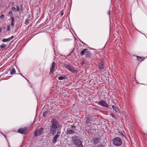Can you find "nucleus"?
<instances>
[{
	"instance_id": "obj_1",
	"label": "nucleus",
	"mask_w": 147,
	"mask_h": 147,
	"mask_svg": "<svg viewBox=\"0 0 147 147\" xmlns=\"http://www.w3.org/2000/svg\"><path fill=\"white\" fill-rule=\"evenodd\" d=\"M51 125L50 126V130L52 134L54 135L55 132V130L59 126V124L55 119H53L51 120Z\"/></svg>"
},
{
	"instance_id": "obj_2",
	"label": "nucleus",
	"mask_w": 147,
	"mask_h": 147,
	"mask_svg": "<svg viewBox=\"0 0 147 147\" xmlns=\"http://www.w3.org/2000/svg\"><path fill=\"white\" fill-rule=\"evenodd\" d=\"M80 55L82 56L84 55L85 57L86 58L90 59L91 57L92 54L88 50V49H85L82 50L81 52Z\"/></svg>"
},
{
	"instance_id": "obj_3",
	"label": "nucleus",
	"mask_w": 147,
	"mask_h": 147,
	"mask_svg": "<svg viewBox=\"0 0 147 147\" xmlns=\"http://www.w3.org/2000/svg\"><path fill=\"white\" fill-rule=\"evenodd\" d=\"M64 66L65 68L68 69L70 71L73 73H78L77 70L75 69L72 66H71L70 64H64Z\"/></svg>"
},
{
	"instance_id": "obj_4",
	"label": "nucleus",
	"mask_w": 147,
	"mask_h": 147,
	"mask_svg": "<svg viewBox=\"0 0 147 147\" xmlns=\"http://www.w3.org/2000/svg\"><path fill=\"white\" fill-rule=\"evenodd\" d=\"M112 142L113 144L116 146H119L122 144V141L119 137L114 139L112 140Z\"/></svg>"
},
{
	"instance_id": "obj_5",
	"label": "nucleus",
	"mask_w": 147,
	"mask_h": 147,
	"mask_svg": "<svg viewBox=\"0 0 147 147\" xmlns=\"http://www.w3.org/2000/svg\"><path fill=\"white\" fill-rule=\"evenodd\" d=\"M44 128L41 127L36 129L34 131V135L36 137L40 136L41 134L43 131Z\"/></svg>"
},
{
	"instance_id": "obj_6",
	"label": "nucleus",
	"mask_w": 147,
	"mask_h": 147,
	"mask_svg": "<svg viewBox=\"0 0 147 147\" xmlns=\"http://www.w3.org/2000/svg\"><path fill=\"white\" fill-rule=\"evenodd\" d=\"M74 144L77 147H83L82 141L79 139L74 140Z\"/></svg>"
},
{
	"instance_id": "obj_7",
	"label": "nucleus",
	"mask_w": 147,
	"mask_h": 147,
	"mask_svg": "<svg viewBox=\"0 0 147 147\" xmlns=\"http://www.w3.org/2000/svg\"><path fill=\"white\" fill-rule=\"evenodd\" d=\"M27 127L20 128L18 130V132L22 134H25L28 131Z\"/></svg>"
},
{
	"instance_id": "obj_8",
	"label": "nucleus",
	"mask_w": 147,
	"mask_h": 147,
	"mask_svg": "<svg viewBox=\"0 0 147 147\" xmlns=\"http://www.w3.org/2000/svg\"><path fill=\"white\" fill-rule=\"evenodd\" d=\"M98 104L103 107H106L107 108L109 107L108 105H107L106 102L104 100H101L99 101L98 102Z\"/></svg>"
},
{
	"instance_id": "obj_9",
	"label": "nucleus",
	"mask_w": 147,
	"mask_h": 147,
	"mask_svg": "<svg viewBox=\"0 0 147 147\" xmlns=\"http://www.w3.org/2000/svg\"><path fill=\"white\" fill-rule=\"evenodd\" d=\"M56 66V63L54 62H53L51 64V66L50 69V72L49 74L51 75L53 72L54 69Z\"/></svg>"
},
{
	"instance_id": "obj_10",
	"label": "nucleus",
	"mask_w": 147,
	"mask_h": 147,
	"mask_svg": "<svg viewBox=\"0 0 147 147\" xmlns=\"http://www.w3.org/2000/svg\"><path fill=\"white\" fill-rule=\"evenodd\" d=\"M61 133L59 131H58L56 134V135L55 136V137L53 138V140L52 142L53 143H55L57 141V140L59 136V135Z\"/></svg>"
},
{
	"instance_id": "obj_11",
	"label": "nucleus",
	"mask_w": 147,
	"mask_h": 147,
	"mask_svg": "<svg viewBox=\"0 0 147 147\" xmlns=\"http://www.w3.org/2000/svg\"><path fill=\"white\" fill-rule=\"evenodd\" d=\"M92 117L90 116H88L86 117V123L88 125L90 123H91V121H92Z\"/></svg>"
},
{
	"instance_id": "obj_12",
	"label": "nucleus",
	"mask_w": 147,
	"mask_h": 147,
	"mask_svg": "<svg viewBox=\"0 0 147 147\" xmlns=\"http://www.w3.org/2000/svg\"><path fill=\"white\" fill-rule=\"evenodd\" d=\"M14 38L13 36H12L8 38H3L2 39V41L3 42H9L13 38Z\"/></svg>"
},
{
	"instance_id": "obj_13",
	"label": "nucleus",
	"mask_w": 147,
	"mask_h": 147,
	"mask_svg": "<svg viewBox=\"0 0 147 147\" xmlns=\"http://www.w3.org/2000/svg\"><path fill=\"white\" fill-rule=\"evenodd\" d=\"M74 131L73 130L69 129V128H67L66 131V134L67 135H70L74 134Z\"/></svg>"
},
{
	"instance_id": "obj_14",
	"label": "nucleus",
	"mask_w": 147,
	"mask_h": 147,
	"mask_svg": "<svg viewBox=\"0 0 147 147\" xmlns=\"http://www.w3.org/2000/svg\"><path fill=\"white\" fill-rule=\"evenodd\" d=\"M103 65L104 63H101L100 65H98V68L99 70L101 71H104V69L103 68Z\"/></svg>"
},
{
	"instance_id": "obj_15",
	"label": "nucleus",
	"mask_w": 147,
	"mask_h": 147,
	"mask_svg": "<svg viewBox=\"0 0 147 147\" xmlns=\"http://www.w3.org/2000/svg\"><path fill=\"white\" fill-rule=\"evenodd\" d=\"M11 26L12 27H13L14 24V19L13 17H11Z\"/></svg>"
},
{
	"instance_id": "obj_16",
	"label": "nucleus",
	"mask_w": 147,
	"mask_h": 147,
	"mask_svg": "<svg viewBox=\"0 0 147 147\" xmlns=\"http://www.w3.org/2000/svg\"><path fill=\"white\" fill-rule=\"evenodd\" d=\"M112 108L113 109L115 110L116 112H120L119 109L117 108L114 105H113L112 106Z\"/></svg>"
},
{
	"instance_id": "obj_17",
	"label": "nucleus",
	"mask_w": 147,
	"mask_h": 147,
	"mask_svg": "<svg viewBox=\"0 0 147 147\" xmlns=\"http://www.w3.org/2000/svg\"><path fill=\"white\" fill-rule=\"evenodd\" d=\"M99 142V139L98 138L96 137L94 139V142L95 144H97Z\"/></svg>"
},
{
	"instance_id": "obj_18",
	"label": "nucleus",
	"mask_w": 147,
	"mask_h": 147,
	"mask_svg": "<svg viewBox=\"0 0 147 147\" xmlns=\"http://www.w3.org/2000/svg\"><path fill=\"white\" fill-rule=\"evenodd\" d=\"M16 74V70L14 68H13L10 71V74L13 75Z\"/></svg>"
},
{
	"instance_id": "obj_19",
	"label": "nucleus",
	"mask_w": 147,
	"mask_h": 147,
	"mask_svg": "<svg viewBox=\"0 0 147 147\" xmlns=\"http://www.w3.org/2000/svg\"><path fill=\"white\" fill-rule=\"evenodd\" d=\"M7 45L4 43L0 45V48L1 49H3L6 47Z\"/></svg>"
},
{
	"instance_id": "obj_20",
	"label": "nucleus",
	"mask_w": 147,
	"mask_h": 147,
	"mask_svg": "<svg viewBox=\"0 0 147 147\" xmlns=\"http://www.w3.org/2000/svg\"><path fill=\"white\" fill-rule=\"evenodd\" d=\"M8 15L9 16H11V17H13V14L12 12L10 10L9 11V13H8Z\"/></svg>"
},
{
	"instance_id": "obj_21",
	"label": "nucleus",
	"mask_w": 147,
	"mask_h": 147,
	"mask_svg": "<svg viewBox=\"0 0 147 147\" xmlns=\"http://www.w3.org/2000/svg\"><path fill=\"white\" fill-rule=\"evenodd\" d=\"M137 59L138 61H142L143 60V59H142V57H139L138 56H137Z\"/></svg>"
},
{
	"instance_id": "obj_22",
	"label": "nucleus",
	"mask_w": 147,
	"mask_h": 147,
	"mask_svg": "<svg viewBox=\"0 0 147 147\" xmlns=\"http://www.w3.org/2000/svg\"><path fill=\"white\" fill-rule=\"evenodd\" d=\"M110 115L111 116H112L113 118L116 119H117V117L115 116V115L113 113H110Z\"/></svg>"
},
{
	"instance_id": "obj_23",
	"label": "nucleus",
	"mask_w": 147,
	"mask_h": 147,
	"mask_svg": "<svg viewBox=\"0 0 147 147\" xmlns=\"http://www.w3.org/2000/svg\"><path fill=\"white\" fill-rule=\"evenodd\" d=\"M65 79V78H64L62 76H60V77H59L58 78V79L59 80H62Z\"/></svg>"
},
{
	"instance_id": "obj_24",
	"label": "nucleus",
	"mask_w": 147,
	"mask_h": 147,
	"mask_svg": "<svg viewBox=\"0 0 147 147\" xmlns=\"http://www.w3.org/2000/svg\"><path fill=\"white\" fill-rule=\"evenodd\" d=\"M29 23V20L28 19H26L25 20V24L26 25H28Z\"/></svg>"
},
{
	"instance_id": "obj_25",
	"label": "nucleus",
	"mask_w": 147,
	"mask_h": 147,
	"mask_svg": "<svg viewBox=\"0 0 147 147\" xmlns=\"http://www.w3.org/2000/svg\"><path fill=\"white\" fill-rule=\"evenodd\" d=\"M48 113L47 112H45L43 113V116L44 117H45L47 116V115L48 114Z\"/></svg>"
},
{
	"instance_id": "obj_26",
	"label": "nucleus",
	"mask_w": 147,
	"mask_h": 147,
	"mask_svg": "<svg viewBox=\"0 0 147 147\" xmlns=\"http://www.w3.org/2000/svg\"><path fill=\"white\" fill-rule=\"evenodd\" d=\"M11 9L13 11L15 12L16 11V9L15 7H12L11 8Z\"/></svg>"
},
{
	"instance_id": "obj_27",
	"label": "nucleus",
	"mask_w": 147,
	"mask_h": 147,
	"mask_svg": "<svg viewBox=\"0 0 147 147\" xmlns=\"http://www.w3.org/2000/svg\"><path fill=\"white\" fill-rule=\"evenodd\" d=\"M16 9H17V11H20V7L18 5H17L16 6Z\"/></svg>"
},
{
	"instance_id": "obj_28",
	"label": "nucleus",
	"mask_w": 147,
	"mask_h": 147,
	"mask_svg": "<svg viewBox=\"0 0 147 147\" xmlns=\"http://www.w3.org/2000/svg\"><path fill=\"white\" fill-rule=\"evenodd\" d=\"M10 26L9 25H7V31H10Z\"/></svg>"
},
{
	"instance_id": "obj_29",
	"label": "nucleus",
	"mask_w": 147,
	"mask_h": 147,
	"mask_svg": "<svg viewBox=\"0 0 147 147\" xmlns=\"http://www.w3.org/2000/svg\"><path fill=\"white\" fill-rule=\"evenodd\" d=\"M4 15L3 14H2L0 16V18L1 19H2L3 18H4Z\"/></svg>"
},
{
	"instance_id": "obj_30",
	"label": "nucleus",
	"mask_w": 147,
	"mask_h": 147,
	"mask_svg": "<svg viewBox=\"0 0 147 147\" xmlns=\"http://www.w3.org/2000/svg\"><path fill=\"white\" fill-rule=\"evenodd\" d=\"M103 146V145L101 144H99L98 145L97 147H102Z\"/></svg>"
},
{
	"instance_id": "obj_31",
	"label": "nucleus",
	"mask_w": 147,
	"mask_h": 147,
	"mask_svg": "<svg viewBox=\"0 0 147 147\" xmlns=\"http://www.w3.org/2000/svg\"><path fill=\"white\" fill-rule=\"evenodd\" d=\"M61 16H62L63 14V10L61 11Z\"/></svg>"
},
{
	"instance_id": "obj_32",
	"label": "nucleus",
	"mask_w": 147,
	"mask_h": 147,
	"mask_svg": "<svg viewBox=\"0 0 147 147\" xmlns=\"http://www.w3.org/2000/svg\"><path fill=\"white\" fill-rule=\"evenodd\" d=\"M20 6L21 7V10L22 11L23 10H22V4H21L20 5Z\"/></svg>"
},
{
	"instance_id": "obj_33",
	"label": "nucleus",
	"mask_w": 147,
	"mask_h": 147,
	"mask_svg": "<svg viewBox=\"0 0 147 147\" xmlns=\"http://www.w3.org/2000/svg\"><path fill=\"white\" fill-rule=\"evenodd\" d=\"M75 128V127L74 126H71V129H74Z\"/></svg>"
},
{
	"instance_id": "obj_34",
	"label": "nucleus",
	"mask_w": 147,
	"mask_h": 147,
	"mask_svg": "<svg viewBox=\"0 0 147 147\" xmlns=\"http://www.w3.org/2000/svg\"><path fill=\"white\" fill-rule=\"evenodd\" d=\"M121 135L123 136H124V134H123V133H121Z\"/></svg>"
},
{
	"instance_id": "obj_35",
	"label": "nucleus",
	"mask_w": 147,
	"mask_h": 147,
	"mask_svg": "<svg viewBox=\"0 0 147 147\" xmlns=\"http://www.w3.org/2000/svg\"><path fill=\"white\" fill-rule=\"evenodd\" d=\"M84 61H83L82 63L81 64L82 65L84 63Z\"/></svg>"
},
{
	"instance_id": "obj_36",
	"label": "nucleus",
	"mask_w": 147,
	"mask_h": 147,
	"mask_svg": "<svg viewBox=\"0 0 147 147\" xmlns=\"http://www.w3.org/2000/svg\"><path fill=\"white\" fill-rule=\"evenodd\" d=\"M1 28L0 27V32H1Z\"/></svg>"
},
{
	"instance_id": "obj_37",
	"label": "nucleus",
	"mask_w": 147,
	"mask_h": 147,
	"mask_svg": "<svg viewBox=\"0 0 147 147\" xmlns=\"http://www.w3.org/2000/svg\"><path fill=\"white\" fill-rule=\"evenodd\" d=\"M14 4V3L13 2H12L11 3L12 5H13Z\"/></svg>"
},
{
	"instance_id": "obj_38",
	"label": "nucleus",
	"mask_w": 147,
	"mask_h": 147,
	"mask_svg": "<svg viewBox=\"0 0 147 147\" xmlns=\"http://www.w3.org/2000/svg\"><path fill=\"white\" fill-rule=\"evenodd\" d=\"M144 135H146L147 136V134L145 133L144 134Z\"/></svg>"
},
{
	"instance_id": "obj_39",
	"label": "nucleus",
	"mask_w": 147,
	"mask_h": 147,
	"mask_svg": "<svg viewBox=\"0 0 147 147\" xmlns=\"http://www.w3.org/2000/svg\"><path fill=\"white\" fill-rule=\"evenodd\" d=\"M3 136H4L5 137V136L4 134L3 135Z\"/></svg>"
},
{
	"instance_id": "obj_40",
	"label": "nucleus",
	"mask_w": 147,
	"mask_h": 147,
	"mask_svg": "<svg viewBox=\"0 0 147 147\" xmlns=\"http://www.w3.org/2000/svg\"><path fill=\"white\" fill-rule=\"evenodd\" d=\"M2 134H3V135H4V134L3 133H2Z\"/></svg>"
},
{
	"instance_id": "obj_41",
	"label": "nucleus",
	"mask_w": 147,
	"mask_h": 147,
	"mask_svg": "<svg viewBox=\"0 0 147 147\" xmlns=\"http://www.w3.org/2000/svg\"><path fill=\"white\" fill-rule=\"evenodd\" d=\"M75 147V146H74V147Z\"/></svg>"
}]
</instances>
